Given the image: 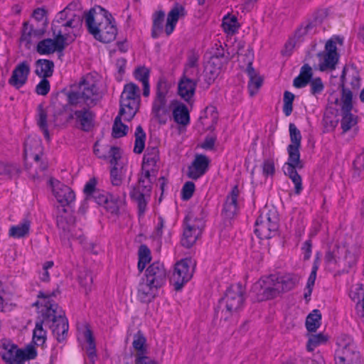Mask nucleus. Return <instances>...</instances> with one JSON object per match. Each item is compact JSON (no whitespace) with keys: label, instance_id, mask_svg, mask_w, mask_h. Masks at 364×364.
<instances>
[{"label":"nucleus","instance_id":"1","mask_svg":"<svg viewBox=\"0 0 364 364\" xmlns=\"http://www.w3.org/2000/svg\"><path fill=\"white\" fill-rule=\"evenodd\" d=\"M52 294H45L40 291L38 297L41 299V304L43 306L41 310V316H44V322L52 330L53 335L58 342L64 341L68 331V321L65 316V312L58 305L51 299ZM40 301H36L34 305H38Z\"/></svg>","mask_w":364,"mask_h":364},{"label":"nucleus","instance_id":"2","mask_svg":"<svg viewBox=\"0 0 364 364\" xmlns=\"http://www.w3.org/2000/svg\"><path fill=\"white\" fill-rule=\"evenodd\" d=\"M98 9L100 13L95 9H91L85 14V26L95 39L108 43L116 38L117 28L111 14L100 6Z\"/></svg>","mask_w":364,"mask_h":364},{"label":"nucleus","instance_id":"3","mask_svg":"<svg viewBox=\"0 0 364 364\" xmlns=\"http://www.w3.org/2000/svg\"><path fill=\"white\" fill-rule=\"evenodd\" d=\"M103 92L97 87L96 81L90 75L82 77L71 86L66 94L68 103L71 106H85L92 108L97 105L103 98Z\"/></svg>","mask_w":364,"mask_h":364},{"label":"nucleus","instance_id":"4","mask_svg":"<svg viewBox=\"0 0 364 364\" xmlns=\"http://www.w3.org/2000/svg\"><path fill=\"white\" fill-rule=\"evenodd\" d=\"M243 289L240 284L232 285L225 293V296L219 301L215 310V314L220 319L227 321L232 314L237 312L244 302Z\"/></svg>","mask_w":364,"mask_h":364},{"label":"nucleus","instance_id":"5","mask_svg":"<svg viewBox=\"0 0 364 364\" xmlns=\"http://www.w3.org/2000/svg\"><path fill=\"white\" fill-rule=\"evenodd\" d=\"M139 106V87L133 82L126 84L120 96L119 114H124L125 121H130L135 116Z\"/></svg>","mask_w":364,"mask_h":364},{"label":"nucleus","instance_id":"6","mask_svg":"<svg viewBox=\"0 0 364 364\" xmlns=\"http://www.w3.org/2000/svg\"><path fill=\"white\" fill-rule=\"evenodd\" d=\"M169 86L164 78L159 80L156 85V96L151 107V114L160 124H166L170 117L171 107L167 102L166 95Z\"/></svg>","mask_w":364,"mask_h":364},{"label":"nucleus","instance_id":"7","mask_svg":"<svg viewBox=\"0 0 364 364\" xmlns=\"http://www.w3.org/2000/svg\"><path fill=\"white\" fill-rule=\"evenodd\" d=\"M336 343V364H362L360 353L352 338L348 335H341L338 337Z\"/></svg>","mask_w":364,"mask_h":364},{"label":"nucleus","instance_id":"8","mask_svg":"<svg viewBox=\"0 0 364 364\" xmlns=\"http://www.w3.org/2000/svg\"><path fill=\"white\" fill-rule=\"evenodd\" d=\"M345 71L341 76V127L343 133H346L352 129H355L358 124V117L351 112L353 109L352 92L344 86Z\"/></svg>","mask_w":364,"mask_h":364},{"label":"nucleus","instance_id":"9","mask_svg":"<svg viewBox=\"0 0 364 364\" xmlns=\"http://www.w3.org/2000/svg\"><path fill=\"white\" fill-rule=\"evenodd\" d=\"M205 227L204 217H197L194 211H191L184 220V230L181 244L190 248L201 235Z\"/></svg>","mask_w":364,"mask_h":364},{"label":"nucleus","instance_id":"10","mask_svg":"<svg viewBox=\"0 0 364 364\" xmlns=\"http://www.w3.org/2000/svg\"><path fill=\"white\" fill-rule=\"evenodd\" d=\"M277 286L276 276L270 275L256 282L252 287V291L256 294V299L259 301L272 299L279 294Z\"/></svg>","mask_w":364,"mask_h":364},{"label":"nucleus","instance_id":"11","mask_svg":"<svg viewBox=\"0 0 364 364\" xmlns=\"http://www.w3.org/2000/svg\"><path fill=\"white\" fill-rule=\"evenodd\" d=\"M193 273V262L191 259H184L177 262L171 276L176 290H179L189 281Z\"/></svg>","mask_w":364,"mask_h":364},{"label":"nucleus","instance_id":"12","mask_svg":"<svg viewBox=\"0 0 364 364\" xmlns=\"http://www.w3.org/2000/svg\"><path fill=\"white\" fill-rule=\"evenodd\" d=\"M319 60V70L321 71L335 69L336 65L338 61V54L336 42L332 39L326 41L325 50L317 54Z\"/></svg>","mask_w":364,"mask_h":364},{"label":"nucleus","instance_id":"13","mask_svg":"<svg viewBox=\"0 0 364 364\" xmlns=\"http://www.w3.org/2000/svg\"><path fill=\"white\" fill-rule=\"evenodd\" d=\"M278 230L276 217L272 219L269 214H261L255 222V234L260 239L271 238Z\"/></svg>","mask_w":364,"mask_h":364},{"label":"nucleus","instance_id":"14","mask_svg":"<svg viewBox=\"0 0 364 364\" xmlns=\"http://www.w3.org/2000/svg\"><path fill=\"white\" fill-rule=\"evenodd\" d=\"M199 60L200 55L198 53L195 51L188 53L181 77L198 82L200 78Z\"/></svg>","mask_w":364,"mask_h":364},{"label":"nucleus","instance_id":"15","mask_svg":"<svg viewBox=\"0 0 364 364\" xmlns=\"http://www.w3.org/2000/svg\"><path fill=\"white\" fill-rule=\"evenodd\" d=\"M49 182L55 198L63 207L70 205L74 202L75 195L70 187L61 183L58 181H54L53 179H50Z\"/></svg>","mask_w":364,"mask_h":364},{"label":"nucleus","instance_id":"16","mask_svg":"<svg viewBox=\"0 0 364 364\" xmlns=\"http://www.w3.org/2000/svg\"><path fill=\"white\" fill-rule=\"evenodd\" d=\"M166 271L162 263L159 262H153L146 269L145 277L149 284H154V287H161L166 281Z\"/></svg>","mask_w":364,"mask_h":364},{"label":"nucleus","instance_id":"17","mask_svg":"<svg viewBox=\"0 0 364 364\" xmlns=\"http://www.w3.org/2000/svg\"><path fill=\"white\" fill-rule=\"evenodd\" d=\"M24 154L26 157L32 158L42 171L46 170L48 164L46 162L41 161L43 154L39 140L26 139L24 144Z\"/></svg>","mask_w":364,"mask_h":364},{"label":"nucleus","instance_id":"18","mask_svg":"<svg viewBox=\"0 0 364 364\" xmlns=\"http://www.w3.org/2000/svg\"><path fill=\"white\" fill-rule=\"evenodd\" d=\"M64 215H60L57 217V225L60 230L63 231V235L65 237H77L80 242L84 240L82 235H77L75 232V218L70 214L66 213V210L63 208Z\"/></svg>","mask_w":364,"mask_h":364},{"label":"nucleus","instance_id":"19","mask_svg":"<svg viewBox=\"0 0 364 364\" xmlns=\"http://www.w3.org/2000/svg\"><path fill=\"white\" fill-rule=\"evenodd\" d=\"M210 159L203 154H197L194 160L188 168V178L197 180L203 176L208 169Z\"/></svg>","mask_w":364,"mask_h":364},{"label":"nucleus","instance_id":"20","mask_svg":"<svg viewBox=\"0 0 364 364\" xmlns=\"http://www.w3.org/2000/svg\"><path fill=\"white\" fill-rule=\"evenodd\" d=\"M30 73V66L27 61L18 63L12 72L9 83L16 89L26 84Z\"/></svg>","mask_w":364,"mask_h":364},{"label":"nucleus","instance_id":"21","mask_svg":"<svg viewBox=\"0 0 364 364\" xmlns=\"http://www.w3.org/2000/svg\"><path fill=\"white\" fill-rule=\"evenodd\" d=\"M87 107L74 112L76 122L80 124V129L85 132H90L95 126V114Z\"/></svg>","mask_w":364,"mask_h":364},{"label":"nucleus","instance_id":"22","mask_svg":"<svg viewBox=\"0 0 364 364\" xmlns=\"http://www.w3.org/2000/svg\"><path fill=\"white\" fill-rule=\"evenodd\" d=\"M186 11L185 7L178 3H175L172 9L167 15L166 23L165 25V32L167 36L173 33L178 21L181 18L185 17Z\"/></svg>","mask_w":364,"mask_h":364},{"label":"nucleus","instance_id":"23","mask_svg":"<svg viewBox=\"0 0 364 364\" xmlns=\"http://www.w3.org/2000/svg\"><path fill=\"white\" fill-rule=\"evenodd\" d=\"M19 349L9 341H3L0 344V355L7 364H19Z\"/></svg>","mask_w":364,"mask_h":364},{"label":"nucleus","instance_id":"24","mask_svg":"<svg viewBox=\"0 0 364 364\" xmlns=\"http://www.w3.org/2000/svg\"><path fill=\"white\" fill-rule=\"evenodd\" d=\"M240 191L237 186H235L230 194L227 196L223 209V215L228 219L232 218L238 211L237 199Z\"/></svg>","mask_w":364,"mask_h":364},{"label":"nucleus","instance_id":"25","mask_svg":"<svg viewBox=\"0 0 364 364\" xmlns=\"http://www.w3.org/2000/svg\"><path fill=\"white\" fill-rule=\"evenodd\" d=\"M198 82L181 77L178 84V93L186 102H189L194 96Z\"/></svg>","mask_w":364,"mask_h":364},{"label":"nucleus","instance_id":"26","mask_svg":"<svg viewBox=\"0 0 364 364\" xmlns=\"http://www.w3.org/2000/svg\"><path fill=\"white\" fill-rule=\"evenodd\" d=\"M289 130L291 144L287 147L288 155H291V157L297 156V155H300L301 134L294 123L289 124Z\"/></svg>","mask_w":364,"mask_h":364},{"label":"nucleus","instance_id":"27","mask_svg":"<svg viewBox=\"0 0 364 364\" xmlns=\"http://www.w3.org/2000/svg\"><path fill=\"white\" fill-rule=\"evenodd\" d=\"M65 49L64 46L54 36L53 39L46 38L41 41L36 48L39 54L46 55L53 53L55 51L61 52Z\"/></svg>","mask_w":364,"mask_h":364},{"label":"nucleus","instance_id":"28","mask_svg":"<svg viewBox=\"0 0 364 364\" xmlns=\"http://www.w3.org/2000/svg\"><path fill=\"white\" fill-rule=\"evenodd\" d=\"M154 285L146 279L139 283L137 296L141 302H151L155 298L160 287Z\"/></svg>","mask_w":364,"mask_h":364},{"label":"nucleus","instance_id":"29","mask_svg":"<svg viewBox=\"0 0 364 364\" xmlns=\"http://www.w3.org/2000/svg\"><path fill=\"white\" fill-rule=\"evenodd\" d=\"M51 30L53 36H55L65 48L70 43L74 41L77 36V33H75V31H70L68 28H63V27L58 26V23L52 24Z\"/></svg>","mask_w":364,"mask_h":364},{"label":"nucleus","instance_id":"30","mask_svg":"<svg viewBox=\"0 0 364 364\" xmlns=\"http://www.w3.org/2000/svg\"><path fill=\"white\" fill-rule=\"evenodd\" d=\"M299 282V277L295 274H286L281 277L276 276V283L279 294L291 290Z\"/></svg>","mask_w":364,"mask_h":364},{"label":"nucleus","instance_id":"31","mask_svg":"<svg viewBox=\"0 0 364 364\" xmlns=\"http://www.w3.org/2000/svg\"><path fill=\"white\" fill-rule=\"evenodd\" d=\"M54 63L46 59H39L36 62L35 73L40 77H49L53 75Z\"/></svg>","mask_w":364,"mask_h":364},{"label":"nucleus","instance_id":"32","mask_svg":"<svg viewBox=\"0 0 364 364\" xmlns=\"http://www.w3.org/2000/svg\"><path fill=\"white\" fill-rule=\"evenodd\" d=\"M30 227L31 221L24 218L19 224L10 228L9 235L10 237L15 238L24 237L28 235Z\"/></svg>","mask_w":364,"mask_h":364},{"label":"nucleus","instance_id":"33","mask_svg":"<svg viewBox=\"0 0 364 364\" xmlns=\"http://www.w3.org/2000/svg\"><path fill=\"white\" fill-rule=\"evenodd\" d=\"M159 160V151L156 146H148L143 159V168L145 167L154 168Z\"/></svg>","mask_w":364,"mask_h":364},{"label":"nucleus","instance_id":"34","mask_svg":"<svg viewBox=\"0 0 364 364\" xmlns=\"http://www.w3.org/2000/svg\"><path fill=\"white\" fill-rule=\"evenodd\" d=\"M174 121L182 125H187L190 122L189 112L187 107L182 104H178L173 109Z\"/></svg>","mask_w":364,"mask_h":364},{"label":"nucleus","instance_id":"35","mask_svg":"<svg viewBox=\"0 0 364 364\" xmlns=\"http://www.w3.org/2000/svg\"><path fill=\"white\" fill-rule=\"evenodd\" d=\"M303 167L302 163L300 160V155L291 157L289 155L288 161L284 166V172L285 175L288 176L290 178L298 175L296 168H301Z\"/></svg>","mask_w":364,"mask_h":364},{"label":"nucleus","instance_id":"36","mask_svg":"<svg viewBox=\"0 0 364 364\" xmlns=\"http://www.w3.org/2000/svg\"><path fill=\"white\" fill-rule=\"evenodd\" d=\"M146 339L141 331H139L134 336L132 346H133V348L136 350V358L146 356Z\"/></svg>","mask_w":364,"mask_h":364},{"label":"nucleus","instance_id":"37","mask_svg":"<svg viewBox=\"0 0 364 364\" xmlns=\"http://www.w3.org/2000/svg\"><path fill=\"white\" fill-rule=\"evenodd\" d=\"M47 112L42 105L38 106V114L36 116L37 124L43 132L44 136L47 140L50 139L49 132L48 129Z\"/></svg>","mask_w":364,"mask_h":364},{"label":"nucleus","instance_id":"38","mask_svg":"<svg viewBox=\"0 0 364 364\" xmlns=\"http://www.w3.org/2000/svg\"><path fill=\"white\" fill-rule=\"evenodd\" d=\"M147 193L141 192L139 190L134 189L131 193V198L137 203L139 215L141 216L146 210L147 200L146 195Z\"/></svg>","mask_w":364,"mask_h":364},{"label":"nucleus","instance_id":"39","mask_svg":"<svg viewBox=\"0 0 364 364\" xmlns=\"http://www.w3.org/2000/svg\"><path fill=\"white\" fill-rule=\"evenodd\" d=\"M321 314L318 309H314L306 319V329L310 332H315L321 326Z\"/></svg>","mask_w":364,"mask_h":364},{"label":"nucleus","instance_id":"40","mask_svg":"<svg viewBox=\"0 0 364 364\" xmlns=\"http://www.w3.org/2000/svg\"><path fill=\"white\" fill-rule=\"evenodd\" d=\"M44 322V316H42V319L36 322L35 328L33 332V342L36 346H43L46 341V332L43 328V324Z\"/></svg>","mask_w":364,"mask_h":364},{"label":"nucleus","instance_id":"41","mask_svg":"<svg viewBox=\"0 0 364 364\" xmlns=\"http://www.w3.org/2000/svg\"><path fill=\"white\" fill-rule=\"evenodd\" d=\"M122 119L124 120V114H119L116 117L112 126V136L120 138L125 136L128 131V127L122 122Z\"/></svg>","mask_w":364,"mask_h":364},{"label":"nucleus","instance_id":"42","mask_svg":"<svg viewBox=\"0 0 364 364\" xmlns=\"http://www.w3.org/2000/svg\"><path fill=\"white\" fill-rule=\"evenodd\" d=\"M125 196V193H123L122 198H113V196H110L107 200V203L105 204L104 207L112 214L117 215L119 212L120 207L124 203Z\"/></svg>","mask_w":364,"mask_h":364},{"label":"nucleus","instance_id":"43","mask_svg":"<svg viewBox=\"0 0 364 364\" xmlns=\"http://www.w3.org/2000/svg\"><path fill=\"white\" fill-rule=\"evenodd\" d=\"M223 28L225 32L228 34H233L238 30L240 24L237 22V18L235 16H226L223 20Z\"/></svg>","mask_w":364,"mask_h":364},{"label":"nucleus","instance_id":"44","mask_svg":"<svg viewBox=\"0 0 364 364\" xmlns=\"http://www.w3.org/2000/svg\"><path fill=\"white\" fill-rule=\"evenodd\" d=\"M19 173L20 168L16 164L0 161V175L11 178L13 177L18 176Z\"/></svg>","mask_w":364,"mask_h":364},{"label":"nucleus","instance_id":"45","mask_svg":"<svg viewBox=\"0 0 364 364\" xmlns=\"http://www.w3.org/2000/svg\"><path fill=\"white\" fill-rule=\"evenodd\" d=\"M146 134L141 126H138L135 132V142L134 151L136 154H141L144 149Z\"/></svg>","mask_w":364,"mask_h":364},{"label":"nucleus","instance_id":"46","mask_svg":"<svg viewBox=\"0 0 364 364\" xmlns=\"http://www.w3.org/2000/svg\"><path fill=\"white\" fill-rule=\"evenodd\" d=\"M68 21L58 23L60 27L68 28L70 31H75L76 33L82 26L83 18L82 16H72Z\"/></svg>","mask_w":364,"mask_h":364},{"label":"nucleus","instance_id":"47","mask_svg":"<svg viewBox=\"0 0 364 364\" xmlns=\"http://www.w3.org/2000/svg\"><path fill=\"white\" fill-rule=\"evenodd\" d=\"M228 63V58L223 53H218L213 55L208 61L206 65H210L212 68L222 71L224 65Z\"/></svg>","mask_w":364,"mask_h":364},{"label":"nucleus","instance_id":"48","mask_svg":"<svg viewBox=\"0 0 364 364\" xmlns=\"http://www.w3.org/2000/svg\"><path fill=\"white\" fill-rule=\"evenodd\" d=\"M327 339L328 338L322 333L312 334L309 337L306 348L311 352L319 345L325 343Z\"/></svg>","mask_w":364,"mask_h":364},{"label":"nucleus","instance_id":"49","mask_svg":"<svg viewBox=\"0 0 364 364\" xmlns=\"http://www.w3.org/2000/svg\"><path fill=\"white\" fill-rule=\"evenodd\" d=\"M36 31H34L32 26L25 22L23 23L21 41L22 43H25L26 46L31 44L32 43L33 37L36 36Z\"/></svg>","mask_w":364,"mask_h":364},{"label":"nucleus","instance_id":"50","mask_svg":"<svg viewBox=\"0 0 364 364\" xmlns=\"http://www.w3.org/2000/svg\"><path fill=\"white\" fill-rule=\"evenodd\" d=\"M318 265H319V259H318V257H316L315 259L314 262V264H313V267H312V270H311L310 276H309V277L308 279V282H307L308 292L305 293V294H304V297L306 299L309 296H310L311 292H312V287H313V286L314 285V283H315V280H316V272H317V270L318 269Z\"/></svg>","mask_w":364,"mask_h":364},{"label":"nucleus","instance_id":"51","mask_svg":"<svg viewBox=\"0 0 364 364\" xmlns=\"http://www.w3.org/2000/svg\"><path fill=\"white\" fill-rule=\"evenodd\" d=\"M84 336L88 343V346L87 348V354L90 358L91 359V361L92 362V360H94V358L96 357V352L95 343L91 330L87 328L84 333Z\"/></svg>","mask_w":364,"mask_h":364},{"label":"nucleus","instance_id":"52","mask_svg":"<svg viewBox=\"0 0 364 364\" xmlns=\"http://www.w3.org/2000/svg\"><path fill=\"white\" fill-rule=\"evenodd\" d=\"M92 280V273L89 271H84L79 276L80 284L84 288L86 294L91 290Z\"/></svg>","mask_w":364,"mask_h":364},{"label":"nucleus","instance_id":"53","mask_svg":"<svg viewBox=\"0 0 364 364\" xmlns=\"http://www.w3.org/2000/svg\"><path fill=\"white\" fill-rule=\"evenodd\" d=\"M294 97V95L289 91H285L284 93L283 112L286 116H289L292 112Z\"/></svg>","mask_w":364,"mask_h":364},{"label":"nucleus","instance_id":"54","mask_svg":"<svg viewBox=\"0 0 364 364\" xmlns=\"http://www.w3.org/2000/svg\"><path fill=\"white\" fill-rule=\"evenodd\" d=\"M19 364L25 360L34 359L37 355L35 347L32 345L28 346L24 350L19 349Z\"/></svg>","mask_w":364,"mask_h":364},{"label":"nucleus","instance_id":"55","mask_svg":"<svg viewBox=\"0 0 364 364\" xmlns=\"http://www.w3.org/2000/svg\"><path fill=\"white\" fill-rule=\"evenodd\" d=\"M204 73L205 80L207 82V85H210L215 81V80L218 77L221 72L218 70L217 68H212L210 65H205Z\"/></svg>","mask_w":364,"mask_h":364},{"label":"nucleus","instance_id":"56","mask_svg":"<svg viewBox=\"0 0 364 364\" xmlns=\"http://www.w3.org/2000/svg\"><path fill=\"white\" fill-rule=\"evenodd\" d=\"M134 77L137 80L141 81L144 84L146 82H149V70L144 66L139 67L134 71Z\"/></svg>","mask_w":364,"mask_h":364},{"label":"nucleus","instance_id":"57","mask_svg":"<svg viewBox=\"0 0 364 364\" xmlns=\"http://www.w3.org/2000/svg\"><path fill=\"white\" fill-rule=\"evenodd\" d=\"M195 191V184L192 181H187L183 185L181 190L182 198L184 200H189Z\"/></svg>","mask_w":364,"mask_h":364},{"label":"nucleus","instance_id":"58","mask_svg":"<svg viewBox=\"0 0 364 364\" xmlns=\"http://www.w3.org/2000/svg\"><path fill=\"white\" fill-rule=\"evenodd\" d=\"M109 157L110 158L109 163L113 166H118V161L121 159L122 154L119 148L116 146H111L109 148Z\"/></svg>","mask_w":364,"mask_h":364},{"label":"nucleus","instance_id":"59","mask_svg":"<svg viewBox=\"0 0 364 364\" xmlns=\"http://www.w3.org/2000/svg\"><path fill=\"white\" fill-rule=\"evenodd\" d=\"M111 195H109L107 193L104 191L97 190L91 197V199H93L97 204L100 205H105L106 203H107L108 198Z\"/></svg>","mask_w":364,"mask_h":364},{"label":"nucleus","instance_id":"60","mask_svg":"<svg viewBox=\"0 0 364 364\" xmlns=\"http://www.w3.org/2000/svg\"><path fill=\"white\" fill-rule=\"evenodd\" d=\"M50 82L47 77H43L40 82L36 87V92L38 95L45 96L50 91Z\"/></svg>","mask_w":364,"mask_h":364},{"label":"nucleus","instance_id":"61","mask_svg":"<svg viewBox=\"0 0 364 364\" xmlns=\"http://www.w3.org/2000/svg\"><path fill=\"white\" fill-rule=\"evenodd\" d=\"M262 79L260 76H257L254 78L250 79L248 83V88L251 96L255 95L259 87L262 86Z\"/></svg>","mask_w":364,"mask_h":364},{"label":"nucleus","instance_id":"62","mask_svg":"<svg viewBox=\"0 0 364 364\" xmlns=\"http://www.w3.org/2000/svg\"><path fill=\"white\" fill-rule=\"evenodd\" d=\"M79 14H77L74 12H70L67 11L66 9H63L61 11H60L58 15L56 16V18L53 21L52 24H56V23H60L64 21H68L70 18H72V16H78Z\"/></svg>","mask_w":364,"mask_h":364},{"label":"nucleus","instance_id":"63","mask_svg":"<svg viewBox=\"0 0 364 364\" xmlns=\"http://www.w3.org/2000/svg\"><path fill=\"white\" fill-rule=\"evenodd\" d=\"M139 261L149 263L151 261V252L148 247L145 245H141L139 247Z\"/></svg>","mask_w":364,"mask_h":364},{"label":"nucleus","instance_id":"64","mask_svg":"<svg viewBox=\"0 0 364 364\" xmlns=\"http://www.w3.org/2000/svg\"><path fill=\"white\" fill-rule=\"evenodd\" d=\"M96 184L97 181L94 178L90 179V181L85 184L84 187V192L87 200H90L94 193L98 190L96 188Z\"/></svg>","mask_w":364,"mask_h":364}]
</instances>
